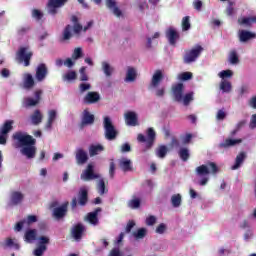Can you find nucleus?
I'll return each instance as SVG.
<instances>
[{
	"label": "nucleus",
	"mask_w": 256,
	"mask_h": 256,
	"mask_svg": "<svg viewBox=\"0 0 256 256\" xmlns=\"http://www.w3.org/2000/svg\"><path fill=\"white\" fill-rule=\"evenodd\" d=\"M13 139L15 141H18L20 146L23 147L21 149L22 155H25L27 159H34L37 153V148L35 147V143H37V140H35L33 136L24 135L21 132H16L13 135Z\"/></svg>",
	"instance_id": "1"
},
{
	"label": "nucleus",
	"mask_w": 256,
	"mask_h": 256,
	"mask_svg": "<svg viewBox=\"0 0 256 256\" xmlns=\"http://www.w3.org/2000/svg\"><path fill=\"white\" fill-rule=\"evenodd\" d=\"M71 21L73 23V26H71L69 24L66 25V27L64 28V30L62 32V41H69V39H71V37H73V32L76 35H79V33H81V31L86 32V31H88V29H91V27H93V21L91 20L83 28V25H81V23H79V18L75 15H73L71 17Z\"/></svg>",
	"instance_id": "2"
},
{
	"label": "nucleus",
	"mask_w": 256,
	"mask_h": 256,
	"mask_svg": "<svg viewBox=\"0 0 256 256\" xmlns=\"http://www.w3.org/2000/svg\"><path fill=\"white\" fill-rule=\"evenodd\" d=\"M146 135L138 134L137 141L138 143H146L145 148L143 149V153L149 151L155 145V139L157 137V134L155 133V130L153 128H148Z\"/></svg>",
	"instance_id": "3"
},
{
	"label": "nucleus",
	"mask_w": 256,
	"mask_h": 256,
	"mask_svg": "<svg viewBox=\"0 0 256 256\" xmlns=\"http://www.w3.org/2000/svg\"><path fill=\"white\" fill-rule=\"evenodd\" d=\"M103 127L105 139H107L108 141H114V139H117V135H119V132H117V129H115V125H113L110 117H104Z\"/></svg>",
	"instance_id": "4"
},
{
	"label": "nucleus",
	"mask_w": 256,
	"mask_h": 256,
	"mask_svg": "<svg viewBox=\"0 0 256 256\" xmlns=\"http://www.w3.org/2000/svg\"><path fill=\"white\" fill-rule=\"evenodd\" d=\"M196 175L198 177H205V175H216L219 172V166L215 162H208L207 165L202 164L196 168Z\"/></svg>",
	"instance_id": "5"
},
{
	"label": "nucleus",
	"mask_w": 256,
	"mask_h": 256,
	"mask_svg": "<svg viewBox=\"0 0 256 256\" xmlns=\"http://www.w3.org/2000/svg\"><path fill=\"white\" fill-rule=\"evenodd\" d=\"M33 58V52L29 51L28 47H20L16 53V59L19 63H24V67L31 65V59Z\"/></svg>",
	"instance_id": "6"
},
{
	"label": "nucleus",
	"mask_w": 256,
	"mask_h": 256,
	"mask_svg": "<svg viewBox=\"0 0 256 256\" xmlns=\"http://www.w3.org/2000/svg\"><path fill=\"white\" fill-rule=\"evenodd\" d=\"M201 53H203V48L201 45H198L191 50H185L183 57L184 63H186V65H189V63H194V61H197V59L201 56Z\"/></svg>",
	"instance_id": "7"
},
{
	"label": "nucleus",
	"mask_w": 256,
	"mask_h": 256,
	"mask_svg": "<svg viewBox=\"0 0 256 256\" xmlns=\"http://www.w3.org/2000/svg\"><path fill=\"white\" fill-rule=\"evenodd\" d=\"M85 231V225H83V223H77L71 228L70 235L71 237H73V239H75V241H81V239H83V233H85Z\"/></svg>",
	"instance_id": "8"
},
{
	"label": "nucleus",
	"mask_w": 256,
	"mask_h": 256,
	"mask_svg": "<svg viewBox=\"0 0 256 256\" xmlns=\"http://www.w3.org/2000/svg\"><path fill=\"white\" fill-rule=\"evenodd\" d=\"M47 75H49V68H47V64L45 63H40L38 64L36 68V80L41 83L42 81H45L47 78Z\"/></svg>",
	"instance_id": "9"
},
{
	"label": "nucleus",
	"mask_w": 256,
	"mask_h": 256,
	"mask_svg": "<svg viewBox=\"0 0 256 256\" xmlns=\"http://www.w3.org/2000/svg\"><path fill=\"white\" fill-rule=\"evenodd\" d=\"M69 211V202H64L61 206L53 209V217L55 219H63L67 216V212Z\"/></svg>",
	"instance_id": "10"
},
{
	"label": "nucleus",
	"mask_w": 256,
	"mask_h": 256,
	"mask_svg": "<svg viewBox=\"0 0 256 256\" xmlns=\"http://www.w3.org/2000/svg\"><path fill=\"white\" fill-rule=\"evenodd\" d=\"M67 0H49L47 7H48V13L50 15H57V9L59 7H63Z\"/></svg>",
	"instance_id": "11"
},
{
	"label": "nucleus",
	"mask_w": 256,
	"mask_h": 256,
	"mask_svg": "<svg viewBox=\"0 0 256 256\" xmlns=\"http://www.w3.org/2000/svg\"><path fill=\"white\" fill-rule=\"evenodd\" d=\"M163 79H165V76L163 75V70L161 69L155 70L151 78L150 86L153 87L154 89H157V87H159L163 82Z\"/></svg>",
	"instance_id": "12"
},
{
	"label": "nucleus",
	"mask_w": 256,
	"mask_h": 256,
	"mask_svg": "<svg viewBox=\"0 0 256 256\" xmlns=\"http://www.w3.org/2000/svg\"><path fill=\"white\" fill-rule=\"evenodd\" d=\"M81 179H83V181H91L93 179H99V175L95 174L92 164H88L86 170L81 174Z\"/></svg>",
	"instance_id": "13"
},
{
	"label": "nucleus",
	"mask_w": 256,
	"mask_h": 256,
	"mask_svg": "<svg viewBox=\"0 0 256 256\" xmlns=\"http://www.w3.org/2000/svg\"><path fill=\"white\" fill-rule=\"evenodd\" d=\"M101 207L96 208L93 212H90L86 215V221L90 223V225H99V213H101Z\"/></svg>",
	"instance_id": "14"
},
{
	"label": "nucleus",
	"mask_w": 256,
	"mask_h": 256,
	"mask_svg": "<svg viewBox=\"0 0 256 256\" xmlns=\"http://www.w3.org/2000/svg\"><path fill=\"white\" fill-rule=\"evenodd\" d=\"M87 203H89V191L87 188L82 187L78 192V205H80V207H85Z\"/></svg>",
	"instance_id": "15"
},
{
	"label": "nucleus",
	"mask_w": 256,
	"mask_h": 256,
	"mask_svg": "<svg viewBox=\"0 0 256 256\" xmlns=\"http://www.w3.org/2000/svg\"><path fill=\"white\" fill-rule=\"evenodd\" d=\"M126 125H129L130 127H137L139 125V121L137 118V113L133 111H128L124 115Z\"/></svg>",
	"instance_id": "16"
},
{
	"label": "nucleus",
	"mask_w": 256,
	"mask_h": 256,
	"mask_svg": "<svg viewBox=\"0 0 256 256\" xmlns=\"http://www.w3.org/2000/svg\"><path fill=\"white\" fill-rule=\"evenodd\" d=\"M183 88V83H178L172 87L174 101L177 103H181V101H183Z\"/></svg>",
	"instance_id": "17"
},
{
	"label": "nucleus",
	"mask_w": 256,
	"mask_h": 256,
	"mask_svg": "<svg viewBox=\"0 0 256 256\" xmlns=\"http://www.w3.org/2000/svg\"><path fill=\"white\" fill-rule=\"evenodd\" d=\"M23 199H25V195L19 191H13L10 195V203L11 205L17 206L23 203Z\"/></svg>",
	"instance_id": "18"
},
{
	"label": "nucleus",
	"mask_w": 256,
	"mask_h": 256,
	"mask_svg": "<svg viewBox=\"0 0 256 256\" xmlns=\"http://www.w3.org/2000/svg\"><path fill=\"white\" fill-rule=\"evenodd\" d=\"M93 123H95V115L91 114L89 110H84L81 121V127L93 125Z\"/></svg>",
	"instance_id": "19"
},
{
	"label": "nucleus",
	"mask_w": 256,
	"mask_h": 256,
	"mask_svg": "<svg viewBox=\"0 0 256 256\" xmlns=\"http://www.w3.org/2000/svg\"><path fill=\"white\" fill-rule=\"evenodd\" d=\"M43 92L41 90H37L35 92V99L28 97L25 99V107H35L36 105H39V102L41 101V94Z\"/></svg>",
	"instance_id": "20"
},
{
	"label": "nucleus",
	"mask_w": 256,
	"mask_h": 256,
	"mask_svg": "<svg viewBox=\"0 0 256 256\" xmlns=\"http://www.w3.org/2000/svg\"><path fill=\"white\" fill-rule=\"evenodd\" d=\"M239 143H243L242 139H231L227 138L223 142H221L218 147L219 149H229V147H235V145H239Z\"/></svg>",
	"instance_id": "21"
},
{
	"label": "nucleus",
	"mask_w": 256,
	"mask_h": 256,
	"mask_svg": "<svg viewBox=\"0 0 256 256\" xmlns=\"http://www.w3.org/2000/svg\"><path fill=\"white\" fill-rule=\"evenodd\" d=\"M100 100L101 96L98 92H88L84 97V103H86V105H93V103H97Z\"/></svg>",
	"instance_id": "22"
},
{
	"label": "nucleus",
	"mask_w": 256,
	"mask_h": 256,
	"mask_svg": "<svg viewBox=\"0 0 256 256\" xmlns=\"http://www.w3.org/2000/svg\"><path fill=\"white\" fill-rule=\"evenodd\" d=\"M251 39H256L255 33L251 32V31H247V30L239 31V41L241 43H247V41H251Z\"/></svg>",
	"instance_id": "23"
},
{
	"label": "nucleus",
	"mask_w": 256,
	"mask_h": 256,
	"mask_svg": "<svg viewBox=\"0 0 256 256\" xmlns=\"http://www.w3.org/2000/svg\"><path fill=\"white\" fill-rule=\"evenodd\" d=\"M166 37L170 43V45H176L178 39H179V32L175 30L174 28H169L166 31Z\"/></svg>",
	"instance_id": "24"
},
{
	"label": "nucleus",
	"mask_w": 256,
	"mask_h": 256,
	"mask_svg": "<svg viewBox=\"0 0 256 256\" xmlns=\"http://www.w3.org/2000/svg\"><path fill=\"white\" fill-rule=\"evenodd\" d=\"M106 7H108L116 17H121V15H123L121 9L117 7V2L115 0H106Z\"/></svg>",
	"instance_id": "25"
},
{
	"label": "nucleus",
	"mask_w": 256,
	"mask_h": 256,
	"mask_svg": "<svg viewBox=\"0 0 256 256\" xmlns=\"http://www.w3.org/2000/svg\"><path fill=\"white\" fill-rule=\"evenodd\" d=\"M76 161L78 165H85V162L89 161V156L87 155V152L83 150V148H79L76 151Z\"/></svg>",
	"instance_id": "26"
},
{
	"label": "nucleus",
	"mask_w": 256,
	"mask_h": 256,
	"mask_svg": "<svg viewBox=\"0 0 256 256\" xmlns=\"http://www.w3.org/2000/svg\"><path fill=\"white\" fill-rule=\"evenodd\" d=\"M119 167L124 171V173H128V171H133V163L127 158H122L119 160Z\"/></svg>",
	"instance_id": "27"
},
{
	"label": "nucleus",
	"mask_w": 256,
	"mask_h": 256,
	"mask_svg": "<svg viewBox=\"0 0 256 256\" xmlns=\"http://www.w3.org/2000/svg\"><path fill=\"white\" fill-rule=\"evenodd\" d=\"M14 120H6L1 127L0 135H7L10 131H13Z\"/></svg>",
	"instance_id": "28"
},
{
	"label": "nucleus",
	"mask_w": 256,
	"mask_h": 256,
	"mask_svg": "<svg viewBox=\"0 0 256 256\" xmlns=\"http://www.w3.org/2000/svg\"><path fill=\"white\" fill-rule=\"evenodd\" d=\"M247 158V154L245 152H240L235 159V164L231 167L232 171H235L243 165V161Z\"/></svg>",
	"instance_id": "29"
},
{
	"label": "nucleus",
	"mask_w": 256,
	"mask_h": 256,
	"mask_svg": "<svg viewBox=\"0 0 256 256\" xmlns=\"http://www.w3.org/2000/svg\"><path fill=\"white\" fill-rule=\"evenodd\" d=\"M25 241L27 243H33V241L37 240V230L36 229H29L24 234Z\"/></svg>",
	"instance_id": "30"
},
{
	"label": "nucleus",
	"mask_w": 256,
	"mask_h": 256,
	"mask_svg": "<svg viewBox=\"0 0 256 256\" xmlns=\"http://www.w3.org/2000/svg\"><path fill=\"white\" fill-rule=\"evenodd\" d=\"M56 119H57V111L56 110H50L48 112V120H47V123L45 125V129H52L53 123L55 122Z\"/></svg>",
	"instance_id": "31"
},
{
	"label": "nucleus",
	"mask_w": 256,
	"mask_h": 256,
	"mask_svg": "<svg viewBox=\"0 0 256 256\" xmlns=\"http://www.w3.org/2000/svg\"><path fill=\"white\" fill-rule=\"evenodd\" d=\"M103 151H105V147H103V145H91L89 148V155L90 157H95V155H99Z\"/></svg>",
	"instance_id": "32"
},
{
	"label": "nucleus",
	"mask_w": 256,
	"mask_h": 256,
	"mask_svg": "<svg viewBox=\"0 0 256 256\" xmlns=\"http://www.w3.org/2000/svg\"><path fill=\"white\" fill-rule=\"evenodd\" d=\"M24 89H33L35 87V80L33 79V75L31 74H26L24 78Z\"/></svg>",
	"instance_id": "33"
},
{
	"label": "nucleus",
	"mask_w": 256,
	"mask_h": 256,
	"mask_svg": "<svg viewBox=\"0 0 256 256\" xmlns=\"http://www.w3.org/2000/svg\"><path fill=\"white\" fill-rule=\"evenodd\" d=\"M239 25H246V27H251L253 23H256V16L253 17H243L238 19Z\"/></svg>",
	"instance_id": "34"
},
{
	"label": "nucleus",
	"mask_w": 256,
	"mask_h": 256,
	"mask_svg": "<svg viewBox=\"0 0 256 256\" xmlns=\"http://www.w3.org/2000/svg\"><path fill=\"white\" fill-rule=\"evenodd\" d=\"M31 121L33 125H39L43 121V114H41L40 110H35L31 116Z\"/></svg>",
	"instance_id": "35"
},
{
	"label": "nucleus",
	"mask_w": 256,
	"mask_h": 256,
	"mask_svg": "<svg viewBox=\"0 0 256 256\" xmlns=\"http://www.w3.org/2000/svg\"><path fill=\"white\" fill-rule=\"evenodd\" d=\"M169 152V149L165 145H160L156 149V156L159 157V159H165L167 157V153Z\"/></svg>",
	"instance_id": "36"
},
{
	"label": "nucleus",
	"mask_w": 256,
	"mask_h": 256,
	"mask_svg": "<svg viewBox=\"0 0 256 256\" xmlns=\"http://www.w3.org/2000/svg\"><path fill=\"white\" fill-rule=\"evenodd\" d=\"M180 159L184 162L189 161L191 154L189 153V148H180L178 151Z\"/></svg>",
	"instance_id": "37"
},
{
	"label": "nucleus",
	"mask_w": 256,
	"mask_h": 256,
	"mask_svg": "<svg viewBox=\"0 0 256 256\" xmlns=\"http://www.w3.org/2000/svg\"><path fill=\"white\" fill-rule=\"evenodd\" d=\"M135 79H137V72L135 71L134 68L129 67V68H128V71H127V74H126V79H125V81L131 83V82L135 81Z\"/></svg>",
	"instance_id": "38"
},
{
	"label": "nucleus",
	"mask_w": 256,
	"mask_h": 256,
	"mask_svg": "<svg viewBox=\"0 0 256 256\" xmlns=\"http://www.w3.org/2000/svg\"><path fill=\"white\" fill-rule=\"evenodd\" d=\"M133 237L136 239H145L147 237V228H139L133 232Z\"/></svg>",
	"instance_id": "39"
},
{
	"label": "nucleus",
	"mask_w": 256,
	"mask_h": 256,
	"mask_svg": "<svg viewBox=\"0 0 256 256\" xmlns=\"http://www.w3.org/2000/svg\"><path fill=\"white\" fill-rule=\"evenodd\" d=\"M220 89L221 91H223V93H231V89H232L231 82L227 80H223L220 83Z\"/></svg>",
	"instance_id": "40"
},
{
	"label": "nucleus",
	"mask_w": 256,
	"mask_h": 256,
	"mask_svg": "<svg viewBox=\"0 0 256 256\" xmlns=\"http://www.w3.org/2000/svg\"><path fill=\"white\" fill-rule=\"evenodd\" d=\"M102 69H103L106 77H111V75H113V67H111V65H109V63L102 62Z\"/></svg>",
	"instance_id": "41"
},
{
	"label": "nucleus",
	"mask_w": 256,
	"mask_h": 256,
	"mask_svg": "<svg viewBox=\"0 0 256 256\" xmlns=\"http://www.w3.org/2000/svg\"><path fill=\"white\" fill-rule=\"evenodd\" d=\"M97 189H98V193H99V195H105V193H108V189L105 187V180H103V179H100L99 181H98V187H97Z\"/></svg>",
	"instance_id": "42"
},
{
	"label": "nucleus",
	"mask_w": 256,
	"mask_h": 256,
	"mask_svg": "<svg viewBox=\"0 0 256 256\" xmlns=\"http://www.w3.org/2000/svg\"><path fill=\"white\" fill-rule=\"evenodd\" d=\"M172 207H181V194H174L171 197Z\"/></svg>",
	"instance_id": "43"
},
{
	"label": "nucleus",
	"mask_w": 256,
	"mask_h": 256,
	"mask_svg": "<svg viewBox=\"0 0 256 256\" xmlns=\"http://www.w3.org/2000/svg\"><path fill=\"white\" fill-rule=\"evenodd\" d=\"M191 29V18L189 16H185L182 19V31H189Z\"/></svg>",
	"instance_id": "44"
},
{
	"label": "nucleus",
	"mask_w": 256,
	"mask_h": 256,
	"mask_svg": "<svg viewBox=\"0 0 256 256\" xmlns=\"http://www.w3.org/2000/svg\"><path fill=\"white\" fill-rule=\"evenodd\" d=\"M229 61L231 65H237L239 63V55H237L236 50H232L229 54Z\"/></svg>",
	"instance_id": "45"
},
{
	"label": "nucleus",
	"mask_w": 256,
	"mask_h": 256,
	"mask_svg": "<svg viewBox=\"0 0 256 256\" xmlns=\"http://www.w3.org/2000/svg\"><path fill=\"white\" fill-rule=\"evenodd\" d=\"M234 5V1L228 0V7L225 10V13L228 15V17L235 15V8L233 7Z\"/></svg>",
	"instance_id": "46"
},
{
	"label": "nucleus",
	"mask_w": 256,
	"mask_h": 256,
	"mask_svg": "<svg viewBox=\"0 0 256 256\" xmlns=\"http://www.w3.org/2000/svg\"><path fill=\"white\" fill-rule=\"evenodd\" d=\"M2 247H14V249L19 250V244H15V242L11 238H7L5 242L2 244Z\"/></svg>",
	"instance_id": "47"
},
{
	"label": "nucleus",
	"mask_w": 256,
	"mask_h": 256,
	"mask_svg": "<svg viewBox=\"0 0 256 256\" xmlns=\"http://www.w3.org/2000/svg\"><path fill=\"white\" fill-rule=\"evenodd\" d=\"M64 81H75L77 79V72L71 70L63 76Z\"/></svg>",
	"instance_id": "48"
},
{
	"label": "nucleus",
	"mask_w": 256,
	"mask_h": 256,
	"mask_svg": "<svg viewBox=\"0 0 256 256\" xmlns=\"http://www.w3.org/2000/svg\"><path fill=\"white\" fill-rule=\"evenodd\" d=\"M47 251V245H39L33 252L35 256H43V253Z\"/></svg>",
	"instance_id": "49"
},
{
	"label": "nucleus",
	"mask_w": 256,
	"mask_h": 256,
	"mask_svg": "<svg viewBox=\"0 0 256 256\" xmlns=\"http://www.w3.org/2000/svg\"><path fill=\"white\" fill-rule=\"evenodd\" d=\"M129 207L131 209H139V207H141V200L139 198L130 200Z\"/></svg>",
	"instance_id": "50"
},
{
	"label": "nucleus",
	"mask_w": 256,
	"mask_h": 256,
	"mask_svg": "<svg viewBox=\"0 0 256 256\" xmlns=\"http://www.w3.org/2000/svg\"><path fill=\"white\" fill-rule=\"evenodd\" d=\"M182 101H183V104L187 107V105H189V103L193 101V92H189L185 94L184 97L182 96Z\"/></svg>",
	"instance_id": "51"
},
{
	"label": "nucleus",
	"mask_w": 256,
	"mask_h": 256,
	"mask_svg": "<svg viewBox=\"0 0 256 256\" xmlns=\"http://www.w3.org/2000/svg\"><path fill=\"white\" fill-rule=\"evenodd\" d=\"M32 17L33 19H36V21H41L43 19V12H41L39 9H33Z\"/></svg>",
	"instance_id": "52"
},
{
	"label": "nucleus",
	"mask_w": 256,
	"mask_h": 256,
	"mask_svg": "<svg viewBox=\"0 0 256 256\" xmlns=\"http://www.w3.org/2000/svg\"><path fill=\"white\" fill-rule=\"evenodd\" d=\"M109 175H110V179H115V160L114 159H110Z\"/></svg>",
	"instance_id": "53"
},
{
	"label": "nucleus",
	"mask_w": 256,
	"mask_h": 256,
	"mask_svg": "<svg viewBox=\"0 0 256 256\" xmlns=\"http://www.w3.org/2000/svg\"><path fill=\"white\" fill-rule=\"evenodd\" d=\"M180 81H190V79H193V73L191 72H183L179 75Z\"/></svg>",
	"instance_id": "54"
},
{
	"label": "nucleus",
	"mask_w": 256,
	"mask_h": 256,
	"mask_svg": "<svg viewBox=\"0 0 256 256\" xmlns=\"http://www.w3.org/2000/svg\"><path fill=\"white\" fill-rule=\"evenodd\" d=\"M81 57H83V49L81 48H75L74 52L72 54V59H74L75 61H77V59H81Z\"/></svg>",
	"instance_id": "55"
},
{
	"label": "nucleus",
	"mask_w": 256,
	"mask_h": 256,
	"mask_svg": "<svg viewBox=\"0 0 256 256\" xmlns=\"http://www.w3.org/2000/svg\"><path fill=\"white\" fill-rule=\"evenodd\" d=\"M30 31H31V26H22L17 30V33L20 37H23V35H27V33Z\"/></svg>",
	"instance_id": "56"
},
{
	"label": "nucleus",
	"mask_w": 256,
	"mask_h": 256,
	"mask_svg": "<svg viewBox=\"0 0 256 256\" xmlns=\"http://www.w3.org/2000/svg\"><path fill=\"white\" fill-rule=\"evenodd\" d=\"M157 223V217L150 215L146 218V225L149 227L155 225Z\"/></svg>",
	"instance_id": "57"
},
{
	"label": "nucleus",
	"mask_w": 256,
	"mask_h": 256,
	"mask_svg": "<svg viewBox=\"0 0 256 256\" xmlns=\"http://www.w3.org/2000/svg\"><path fill=\"white\" fill-rule=\"evenodd\" d=\"M89 89H91V84L90 83H81L79 85L80 93H85V91H89Z\"/></svg>",
	"instance_id": "58"
},
{
	"label": "nucleus",
	"mask_w": 256,
	"mask_h": 256,
	"mask_svg": "<svg viewBox=\"0 0 256 256\" xmlns=\"http://www.w3.org/2000/svg\"><path fill=\"white\" fill-rule=\"evenodd\" d=\"M219 77H221V79H225L226 77H233V71L223 70L219 73Z\"/></svg>",
	"instance_id": "59"
},
{
	"label": "nucleus",
	"mask_w": 256,
	"mask_h": 256,
	"mask_svg": "<svg viewBox=\"0 0 256 256\" xmlns=\"http://www.w3.org/2000/svg\"><path fill=\"white\" fill-rule=\"evenodd\" d=\"M165 231H167V225H165V223H161L156 228V233H158V235H163V233H165Z\"/></svg>",
	"instance_id": "60"
},
{
	"label": "nucleus",
	"mask_w": 256,
	"mask_h": 256,
	"mask_svg": "<svg viewBox=\"0 0 256 256\" xmlns=\"http://www.w3.org/2000/svg\"><path fill=\"white\" fill-rule=\"evenodd\" d=\"M191 139H193V134L187 133L184 137H182V143L184 145H189V143H191Z\"/></svg>",
	"instance_id": "61"
},
{
	"label": "nucleus",
	"mask_w": 256,
	"mask_h": 256,
	"mask_svg": "<svg viewBox=\"0 0 256 256\" xmlns=\"http://www.w3.org/2000/svg\"><path fill=\"white\" fill-rule=\"evenodd\" d=\"M108 256H123V253H121V249H119V248H113V249L109 252Z\"/></svg>",
	"instance_id": "62"
},
{
	"label": "nucleus",
	"mask_w": 256,
	"mask_h": 256,
	"mask_svg": "<svg viewBox=\"0 0 256 256\" xmlns=\"http://www.w3.org/2000/svg\"><path fill=\"white\" fill-rule=\"evenodd\" d=\"M133 227H135V221H133V220L128 221L126 228H125V232L129 233L130 231H132Z\"/></svg>",
	"instance_id": "63"
},
{
	"label": "nucleus",
	"mask_w": 256,
	"mask_h": 256,
	"mask_svg": "<svg viewBox=\"0 0 256 256\" xmlns=\"http://www.w3.org/2000/svg\"><path fill=\"white\" fill-rule=\"evenodd\" d=\"M250 129H256V114H253L251 117Z\"/></svg>",
	"instance_id": "64"
}]
</instances>
